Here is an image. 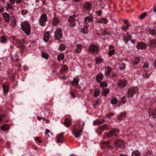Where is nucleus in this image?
<instances>
[{"instance_id":"nucleus-60","label":"nucleus","mask_w":156,"mask_h":156,"mask_svg":"<svg viewBox=\"0 0 156 156\" xmlns=\"http://www.w3.org/2000/svg\"><path fill=\"white\" fill-rule=\"evenodd\" d=\"M101 12L102 11L100 10L96 12V13L98 16H100L101 15Z\"/></svg>"},{"instance_id":"nucleus-12","label":"nucleus","mask_w":156,"mask_h":156,"mask_svg":"<svg viewBox=\"0 0 156 156\" xmlns=\"http://www.w3.org/2000/svg\"><path fill=\"white\" fill-rule=\"evenodd\" d=\"M82 131V129H80L79 130H77L75 129H73L72 133L75 138H78L80 136V133Z\"/></svg>"},{"instance_id":"nucleus-40","label":"nucleus","mask_w":156,"mask_h":156,"mask_svg":"<svg viewBox=\"0 0 156 156\" xmlns=\"http://www.w3.org/2000/svg\"><path fill=\"white\" fill-rule=\"evenodd\" d=\"M118 101L117 99L115 97H113L111 99V102L112 105L117 103Z\"/></svg>"},{"instance_id":"nucleus-36","label":"nucleus","mask_w":156,"mask_h":156,"mask_svg":"<svg viewBox=\"0 0 156 156\" xmlns=\"http://www.w3.org/2000/svg\"><path fill=\"white\" fill-rule=\"evenodd\" d=\"M66 48V46L64 44H61L59 46L58 49L60 51H63Z\"/></svg>"},{"instance_id":"nucleus-5","label":"nucleus","mask_w":156,"mask_h":156,"mask_svg":"<svg viewBox=\"0 0 156 156\" xmlns=\"http://www.w3.org/2000/svg\"><path fill=\"white\" fill-rule=\"evenodd\" d=\"M76 16L73 15L70 16L68 19L69 23V26L70 27H74L76 25Z\"/></svg>"},{"instance_id":"nucleus-30","label":"nucleus","mask_w":156,"mask_h":156,"mask_svg":"<svg viewBox=\"0 0 156 156\" xmlns=\"http://www.w3.org/2000/svg\"><path fill=\"white\" fill-rule=\"evenodd\" d=\"M149 45L152 47L155 48L156 47V40L153 39L151 40L149 43Z\"/></svg>"},{"instance_id":"nucleus-56","label":"nucleus","mask_w":156,"mask_h":156,"mask_svg":"<svg viewBox=\"0 0 156 156\" xmlns=\"http://www.w3.org/2000/svg\"><path fill=\"white\" fill-rule=\"evenodd\" d=\"M151 151H148L146 152L145 154V156H151Z\"/></svg>"},{"instance_id":"nucleus-44","label":"nucleus","mask_w":156,"mask_h":156,"mask_svg":"<svg viewBox=\"0 0 156 156\" xmlns=\"http://www.w3.org/2000/svg\"><path fill=\"white\" fill-rule=\"evenodd\" d=\"M109 92V90L108 89H106L103 90H102V93L103 95L106 96L107 95V94Z\"/></svg>"},{"instance_id":"nucleus-52","label":"nucleus","mask_w":156,"mask_h":156,"mask_svg":"<svg viewBox=\"0 0 156 156\" xmlns=\"http://www.w3.org/2000/svg\"><path fill=\"white\" fill-rule=\"evenodd\" d=\"M127 101V99L126 97V96H123L122 97L121 99V102L123 104H125L126 103V101Z\"/></svg>"},{"instance_id":"nucleus-4","label":"nucleus","mask_w":156,"mask_h":156,"mask_svg":"<svg viewBox=\"0 0 156 156\" xmlns=\"http://www.w3.org/2000/svg\"><path fill=\"white\" fill-rule=\"evenodd\" d=\"M54 37L55 40H58L62 37V30L60 28H57L54 32Z\"/></svg>"},{"instance_id":"nucleus-38","label":"nucleus","mask_w":156,"mask_h":156,"mask_svg":"<svg viewBox=\"0 0 156 156\" xmlns=\"http://www.w3.org/2000/svg\"><path fill=\"white\" fill-rule=\"evenodd\" d=\"M100 91V90L99 89H96L95 90H94V96L95 97H96L97 96H98L99 95Z\"/></svg>"},{"instance_id":"nucleus-15","label":"nucleus","mask_w":156,"mask_h":156,"mask_svg":"<svg viewBox=\"0 0 156 156\" xmlns=\"http://www.w3.org/2000/svg\"><path fill=\"white\" fill-rule=\"evenodd\" d=\"M64 134V133H62L57 136L56 141L57 143H63L64 138L63 135Z\"/></svg>"},{"instance_id":"nucleus-63","label":"nucleus","mask_w":156,"mask_h":156,"mask_svg":"<svg viewBox=\"0 0 156 156\" xmlns=\"http://www.w3.org/2000/svg\"><path fill=\"white\" fill-rule=\"evenodd\" d=\"M70 94L72 98H75V96L74 94H73L71 92H70Z\"/></svg>"},{"instance_id":"nucleus-21","label":"nucleus","mask_w":156,"mask_h":156,"mask_svg":"<svg viewBox=\"0 0 156 156\" xmlns=\"http://www.w3.org/2000/svg\"><path fill=\"white\" fill-rule=\"evenodd\" d=\"M11 25L12 27H14L16 24V20L14 16H11Z\"/></svg>"},{"instance_id":"nucleus-64","label":"nucleus","mask_w":156,"mask_h":156,"mask_svg":"<svg viewBox=\"0 0 156 156\" xmlns=\"http://www.w3.org/2000/svg\"><path fill=\"white\" fill-rule=\"evenodd\" d=\"M49 132V130L48 129H46L45 130V134L46 135H47Z\"/></svg>"},{"instance_id":"nucleus-39","label":"nucleus","mask_w":156,"mask_h":156,"mask_svg":"<svg viewBox=\"0 0 156 156\" xmlns=\"http://www.w3.org/2000/svg\"><path fill=\"white\" fill-rule=\"evenodd\" d=\"M140 153L139 151L136 150L134 151L132 153V156H140Z\"/></svg>"},{"instance_id":"nucleus-1","label":"nucleus","mask_w":156,"mask_h":156,"mask_svg":"<svg viewBox=\"0 0 156 156\" xmlns=\"http://www.w3.org/2000/svg\"><path fill=\"white\" fill-rule=\"evenodd\" d=\"M23 31L27 35L30 34L31 30L30 24L27 22L24 21L22 22L21 25Z\"/></svg>"},{"instance_id":"nucleus-49","label":"nucleus","mask_w":156,"mask_h":156,"mask_svg":"<svg viewBox=\"0 0 156 156\" xmlns=\"http://www.w3.org/2000/svg\"><path fill=\"white\" fill-rule=\"evenodd\" d=\"M42 58L46 59H47L48 58V55L46 53L43 52L42 53Z\"/></svg>"},{"instance_id":"nucleus-61","label":"nucleus","mask_w":156,"mask_h":156,"mask_svg":"<svg viewBox=\"0 0 156 156\" xmlns=\"http://www.w3.org/2000/svg\"><path fill=\"white\" fill-rule=\"evenodd\" d=\"M4 10V8L3 7L0 5V12H2Z\"/></svg>"},{"instance_id":"nucleus-16","label":"nucleus","mask_w":156,"mask_h":156,"mask_svg":"<svg viewBox=\"0 0 156 156\" xmlns=\"http://www.w3.org/2000/svg\"><path fill=\"white\" fill-rule=\"evenodd\" d=\"M149 115L150 117L153 118H156V109L150 110L148 112Z\"/></svg>"},{"instance_id":"nucleus-26","label":"nucleus","mask_w":156,"mask_h":156,"mask_svg":"<svg viewBox=\"0 0 156 156\" xmlns=\"http://www.w3.org/2000/svg\"><path fill=\"white\" fill-rule=\"evenodd\" d=\"M112 71V69L110 66H107L105 70V75L107 76H108Z\"/></svg>"},{"instance_id":"nucleus-2","label":"nucleus","mask_w":156,"mask_h":156,"mask_svg":"<svg viewBox=\"0 0 156 156\" xmlns=\"http://www.w3.org/2000/svg\"><path fill=\"white\" fill-rule=\"evenodd\" d=\"M138 91L137 87H131L128 89L126 96L127 98H132L134 96V94H136Z\"/></svg>"},{"instance_id":"nucleus-50","label":"nucleus","mask_w":156,"mask_h":156,"mask_svg":"<svg viewBox=\"0 0 156 156\" xmlns=\"http://www.w3.org/2000/svg\"><path fill=\"white\" fill-rule=\"evenodd\" d=\"M43 39L45 42H47L49 39V36L44 35Z\"/></svg>"},{"instance_id":"nucleus-55","label":"nucleus","mask_w":156,"mask_h":156,"mask_svg":"<svg viewBox=\"0 0 156 156\" xmlns=\"http://www.w3.org/2000/svg\"><path fill=\"white\" fill-rule=\"evenodd\" d=\"M101 19H102V23H104V24H106L108 23V21L106 18H101Z\"/></svg>"},{"instance_id":"nucleus-22","label":"nucleus","mask_w":156,"mask_h":156,"mask_svg":"<svg viewBox=\"0 0 156 156\" xmlns=\"http://www.w3.org/2000/svg\"><path fill=\"white\" fill-rule=\"evenodd\" d=\"M80 79L77 77H74L73 80L71 82V84L74 85L75 84L78 85L79 81Z\"/></svg>"},{"instance_id":"nucleus-46","label":"nucleus","mask_w":156,"mask_h":156,"mask_svg":"<svg viewBox=\"0 0 156 156\" xmlns=\"http://www.w3.org/2000/svg\"><path fill=\"white\" fill-rule=\"evenodd\" d=\"M100 85L101 87L104 88L107 86L108 84L105 82H102L100 83Z\"/></svg>"},{"instance_id":"nucleus-43","label":"nucleus","mask_w":156,"mask_h":156,"mask_svg":"<svg viewBox=\"0 0 156 156\" xmlns=\"http://www.w3.org/2000/svg\"><path fill=\"white\" fill-rule=\"evenodd\" d=\"M149 34L152 35H154L156 33L155 30L153 29H151L149 31Z\"/></svg>"},{"instance_id":"nucleus-29","label":"nucleus","mask_w":156,"mask_h":156,"mask_svg":"<svg viewBox=\"0 0 156 156\" xmlns=\"http://www.w3.org/2000/svg\"><path fill=\"white\" fill-rule=\"evenodd\" d=\"M9 88L8 85H3V91L4 94H7L8 92Z\"/></svg>"},{"instance_id":"nucleus-32","label":"nucleus","mask_w":156,"mask_h":156,"mask_svg":"<svg viewBox=\"0 0 156 156\" xmlns=\"http://www.w3.org/2000/svg\"><path fill=\"white\" fill-rule=\"evenodd\" d=\"M65 58V56L63 54L61 53L59 54L57 56V59L58 61L60 62L61 61L63 60Z\"/></svg>"},{"instance_id":"nucleus-37","label":"nucleus","mask_w":156,"mask_h":156,"mask_svg":"<svg viewBox=\"0 0 156 156\" xmlns=\"http://www.w3.org/2000/svg\"><path fill=\"white\" fill-rule=\"evenodd\" d=\"M64 124L66 126L68 127L71 125V123L70 121L68 119H66L65 120Z\"/></svg>"},{"instance_id":"nucleus-11","label":"nucleus","mask_w":156,"mask_h":156,"mask_svg":"<svg viewBox=\"0 0 156 156\" xmlns=\"http://www.w3.org/2000/svg\"><path fill=\"white\" fill-rule=\"evenodd\" d=\"M127 84V82L126 80L125 79L120 80L118 82V86L122 88L125 87Z\"/></svg>"},{"instance_id":"nucleus-31","label":"nucleus","mask_w":156,"mask_h":156,"mask_svg":"<svg viewBox=\"0 0 156 156\" xmlns=\"http://www.w3.org/2000/svg\"><path fill=\"white\" fill-rule=\"evenodd\" d=\"M103 61V59L100 56H98L95 59L96 63L99 65Z\"/></svg>"},{"instance_id":"nucleus-33","label":"nucleus","mask_w":156,"mask_h":156,"mask_svg":"<svg viewBox=\"0 0 156 156\" xmlns=\"http://www.w3.org/2000/svg\"><path fill=\"white\" fill-rule=\"evenodd\" d=\"M126 65L123 63H119L118 64V67L121 70H123L126 69Z\"/></svg>"},{"instance_id":"nucleus-24","label":"nucleus","mask_w":156,"mask_h":156,"mask_svg":"<svg viewBox=\"0 0 156 156\" xmlns=\"http://www.w3.org/2000/svg\"><path fill=\"white\" fill-rule=\"evenodd\" d=\"M140 61V58L138 57H136L132 60V63L134 65H137L139 63Z\"/></svg>"},{"instance_id":"nucleus-45","label":"nucleus","mask_w":156,"mask_h":156,"mask_svg":"<svg viewBox=\"0 0 156 156\" xmlns=\"http://www.w3.org/2000/svg\"><path fill=\"white\" fill-rule=\"evenodd\" d=\"M115 50L114 49L110 50L108 52V55L109 56H112L115 54Z\"/></svg>"},{"instance_id":"nucleus-57","label":"nucleus","mask_w":156,"mask_h":156,"mask_svg":"<svg viewBox=\"0 0 156 156\" xmlns=\"http://www.w3.org/2000/svg\"><path fill=\"white\" fill-rule=\"evenodd\" d=\"M93 105L95 106H96L97 105L99 106L100 105V104L99 103V100H97V101H96V102H95V103H94V102H93Z\"/></svg>"},{"instance_id":"nucleus-54","label":"nucleus","mask_w":156,"mask_h":156,"mask_svg":"<svg viewBox=\"0 0 156 156\" xmlns=\"http://www.w3.org/2000/svg\"><path fill=\"white\" fill-rule=\"evenodd\" d=\"M149 64L147 62H145L144 63L143 66V68L144 69L145 68H148L149 67Z\"/></svg>"},{"instance_id":"nucleus-41","label":"nucleus","mask_w":156,"mask_h":156,"mask_svg":"<svg viewBox=\"0 0 156 156\" xmlns=\"http://www.w3.org/2000/svg\"><path fill=\"white\" fill-rule=\"evenodd\" d=\"M7 41V39L4 36L1 37L0 39V41L2 43L6 42Z\"/></svg>"},{"instance_id":"nucleus-47","label":"nucleus","mask_w":156,"mask_h":156,"mask_svg":"<svg viewBox=\"0 0 156 156\" xmlns=\"http://www.w3.org/2000/svg\"><path fill=\"white\" fill-rule=\"evenodd\" d=\"M13 6L10 5L8 2H7V6H6V9L7 10L10 9V10H12L13 9Z\"/></svg>"},{"instance_id":"nucleus-3","label":"nucleus","mask_w":156,"mask_h":156,"mask_svg":"<svg viewBox=\"0 0 156 156\" xmlns=\"http://www.w3.org/2000/svg\"><path fill=\"white\" fill-rule=\"evenodd\" d=\"M47 16L45 14H41L38 20L39 25L42 27H44L45 26V23L47 21Z\"/></svg>"},{"instance_id":"nucleus-23","label":"nucleus","mask_w":156,"mask_h":156,"mask_svg":"<svg viewBox=\"0 0 156 156\" xmlns=\"http://www.w3.org/2000/svg\"><path fill=\"white\" fill-rule=\"evenodd\" d=\"M103 78V75L101 73H99L98 75L96 76V79L98 82H100L101 81Z\"/></svg>"},{"instance_id":"nucleus-48","label":"nucleus","mask_w":156,"mask_h":156,"mask_svg":"<svg viewBox=\"0 0 156 156\" xmlns=\"http://www.w3.org/2000/svg\"><path fill=\"white\" fill-rule=\"evenodd\" d=\"M100 128L101 129H106L107 130L108 129V126L106 124H105L100 126Z\"/></svg>"},{"instance_id":"nucleus-51","label":"nucleus","mask_w":156,"mask_h":156,"mask_svg":"<svg viewBox=\"0 0 156 156\" xmlns=\"http://www.w3.org/2000/svg\"><path fill=\"white\" fill-rule=\"evenodd\" d=\"M146 15L147 13L146 12H144L140 16L139 18L140 19L142 20L146 16Z\"/></svg>"},{"instance_id":"nucleus-25","label":"nucleus","mask_w":156,"mask_h":156,"mask_svg":"<svg viewBox=\"0 0 156 156\" xmlns=\"http://www.w3.org/2000/svg\"><path fill=\"white\" fill-rule=\"evenodd\" d=\"M89 27V26L88 25H86V26H83V27L81 28L82 32L84 34H87L88 32V28Z\"/></svg>"},{"instance_id":"nucleus-6","label":"nucleus","mask_w":156,"mask_h":156,"mask_svg":"<svg viewBox=\"0 0 156 156\" xmlns=\"http://www.w3.org/2000/svg\"><path fill=\"white\" fill-rule=\"evenodd\" d=\"M94 21V18L91 14L86 17L84 19V22L86 25H89Z\"/></svg>"},{"instance_id":"nucleus-28","label":"nucleus","mask_w":156,"mask_h":156,"mask_svg":"<svg viewBox=\"0 0 156 156\" xmlns=\"http://www.w3.org/2000/svg\"><path fill=\"white\" fill-rule=\"evenodd\" d=\"M126 114L125 112H123L120 113L117 117V119L120 120H122L123 118L126 116Z\"/></svg>"},{"instance_id":"nucleus-8","label":"nucleus","mask_w":156,"mask_h":156,"mask_svg":"<svg viewBox=\"0 0 156 156\" xmlns=\"http://www.w3.org/2000/svg\"><path fill=\"white\" fill-rule=\"evenodd\" d=\"M89 50L92 53L97 52L99 51V48L98 46L91 44L89 47Z\"/></svg>"},{"instance_id":"nucleus-53","label":"nucleus","mask_w":156,"mask_h":156,"mask_svg":"<svg viewBox=\"0 0 156 156\" xmlns=\"http://www.w3.org/2000/svg\"><path fill=\"white\" fill-rule=\"evenodd\" d=\"M5 116L3 114L0 115V122H3L4 120Z\"/></svg>"},{"instance_id":"nucleus-9","label":"nucleus","mask_w":156,"mask_h":156,"mask_svg":"<svg viewBox=\"0 0 156 156\" xmlns=\"http://www.w3.org/2000/svg\"><path fill=\"white\" fill-rule=\"evenodd\" d=\"M119 130L118 129H114L110 131L107 134L108 137H111L114 136H117V134L118 133Z\"/></svg>"},{"instance_id":"nucleus-59","label":"nucleus","mask_w":156,"mask_h":156,"mask_svg":"<svg viewBox=\"0 0 156 156\" xmlns=\"http://www.w3.org/2000/svg\"><path fill=\"white\" fill-rule=\"evenodd\" d=\"M113 115V114L111 113L109 114L106 115V116L108 118H110Z\"/></svg>"},{"instance_id":"nucleus-62","label":"nucleus","mask_w":156,"mask_h":156,"mask_svg":"<svg viewBox=\"0 0 156 156\" xmlns=\"http://www.w3.org/2000/svg\"><path fill=\"white\" fill-rule=\"evenodd\" d=\"M114 46L111 45H110L109 46L108 49L109 50H110L112 48H114Z\"/></svg>"},{"instance_id":"nucleus-10","label":"nucleus","mask_w":156,"mask_h":156,"mask_svg":"<svg viewBox=\"0 0 156 156\" xmlns=\"http://www.w3.org/2000/svg\"><path fill=\"white\" fill-rule=\"evenodd\" d=\"M114 146L117 147L123 148L124 147V143L122 140H118L114 142Z\"/></svg>"},{"instance_id":"nucleus-34","label":"nucleus","mask_w":156,"mask_h":156,"mask_svg":"<svg viewBox=\"0 0 156 156\" xmlns=\"http://www.w3.org/2000/svg\"><path fill=\"white\" fill-rule=\"evenodd\" d=\"M1 128L2 130L5 131L9 129L10 127L9 125L5 124L1 126Z\"/></svg>"},{"instance_id":"nucleus-13","label":"nucleus","mask_w":156,"mask_h":156,"mask_svg":"<svg viewBox=\"0 0 156 156\" xmlns=\"http://www.w3.org/2000/svg\"><path fill=\"white\" fill-rule=\"evenodd\" d=\"M92 7V3L90 2H87L83 6V9L87 11H90Z\"/></svg>"},{"instance_id":"nucleus-17","label":"nucleus","mask_w":156,"mask_h":156,"mask_svg":"<svg viewBox=\"0 0 156 156\" xmlns=\"http://www.w3.org/2000/svg\"><path fill=\"white\" fill-rule=\"evenodd\" d=\"M60 23V20L57 17H55L53 18L52 20V25L54 26H57Z\"/></svg>"},{"instance_id":"nucleus-14","label":"nucleus","mask_w":156,"mask_h":156,"mask_svg":"<svg viewBox=\"0 0 156 156\" xmlns=\"http://www.w3.org/2000/svg\"><path fill=\"white\" fill-rule=\"evenodd\" d=\"M147 47V45L145 43L142 42L137 43L136 45V48L138 49H144L146 48Z\"/></svg>"},{"instance_id":"nucleus-18","label":"nucleus","mask_w":156,"mask_h":156,"mask_svg":"<svg viewBox=\"0 0 156 156\" xmlns=\"http://www.w3.org/2000/svg\"><path fill=\"white\" fill-rule=\"evenodd\" d=\"M2 17L4 20L7 22H9V15L6 12H5L2 13Z\"/></svg>"},{"instance_id":"nucleus-20","label":"nucleus","mask_w":156,"mask_h":156,"mask_svg":"<svg viewBox=\"0 0 156 156\" xmlns=\"http://www.w3.org/2000/svg\"><path fill=\"white\" fill-rule=\"evenodd\" d=\"M131 36L129 34H127L126 35H124L123 38V40L126 44H127L130 39H131Z\"/></svg>"},{"instance_id":"nucleus-35","label":"nucleus","mask_w":156,"mask_h":156,"mask_svg":"<svg viewBox=\"0 0 156 156\" xmlns=\"http://www.w3.org/2000/svg\"><path fill=\"white\" fill-rule=\"evenodd\" d=\"M130 26V24H127V25L122 26L121 29L123 30L126 31Z\"/></svg>"},{"instance_id":"nucleus-19","label":"nucleus","mask_w":156,"mask_h":156,"mask_svg":"<svg viewBox=\"0 0 156 156\" xmlns=\"http://www.w3.org/2000/svg\"><path fill=\"white\" fill-rule=\"evenodd\" d=\"M76 48L73 49V51L77 53H80L82 49L81 45L80 44H77L76 46Z\"/></svg>"},{"instance_id":"nucleus-58","label":"nucleus","mask_w":156,"mask_h":156,"mask_svg":"<svg viewBox=\"0 0 156 156\" xmlns=\"http://www.w3.org/2000/svg\"><path fill=\"white\" fill-rule=\"evenodd\" d=\"M34 140L35 141H37V142H39V143H41L42 142V141L40 140V138L39 137H36L35 138Z\"/></svg>"},{"instance_id":"nucleus-7","label":"nucleus","mask_w":156,"mask_h":156,"mask_svg":"<svg viewBox=\"0 0 156 156\" xmlns=\"http://www.w3.org/2000/svg\"><path fill=\"white\" fill-rule=\"evenodd\" d=\"M10 58L14 62H16L18 59V55L16 51H12L10 53Z\"/></svg>"},{"instance_id":"nucleus-27","label":"nucleus","mask_w":156,"mask_h":156,"mask_svg":"<svg viewBox=\"0 0 156 156\" xmlns=\"http://www.w3.org/2000/svg\"><path fill=\"white\" fill-rule=\"evenodd\" d=\"M105 120L103 119H97L94 121L93 122V124L94 126L102 123Z\"/></svg>"},{"instance_id":"nucleus-42","label":"nucleus","mask_w":156,"mask_h":156,"mask_svg":"<svg viewBox=\"0 0 156 156\" xmlns=\"http://www.w3.org/2000/svg\"><path fill=\"white\" fill-rule=\"evenodd\" d=\"M68 69L67 66L65 65H64L61 68V71L62 72H64L66 71Z\"/></svg>"}]
</instances>
